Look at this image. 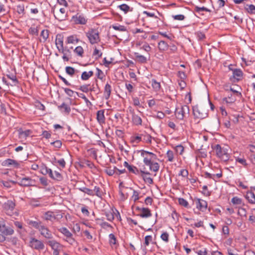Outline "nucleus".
I'll return each instance as SVG.
<instances>
[{
  "label": "nucleus",
  "mask_w": 255,
  "mask_h": 255,
  "mask_svg": "<svg viewBox=\"0 0 255 255\" xmlns=\"http://www.w3.org/2000/svg\"><path fill=\"white\" fill-rule=\"evenodd\" d=\"M141 156L143 158V163L149 167L150 170L157 172L159 169V165L157 162H154V160L157 159V156L153 153L141 150L139 151Z\"/></svg>",
  "instance_id": "nucleus-1"
},
{
  "label": "nucleus",
  "mask_w": 255,
  "mask_h": 255,
  "mask_svg": "<svg viewBox=\"0 0 255 255\" xmlns=\"http://www.w3.org/2000/svg\"><path fill=\"white\" fill-rule=\"evenodd\" d=\"M212 148L215 151L216 156L222 161L226 162L229 160L230 155L227 148L222 147L219 144L212 146Z\"/></svg>",
  "instance_id": "nucleus-2"
},
{
  "label": "nucleus",
  "mask_w": 255,
  "mask_h": 255,
  "mask_svg": "<svg viewBox=\"0 0 255 255\" xmlns=\"http://www.w3.org/2000/svg\"><path fill=\"white\" fill-rule=\"evenodd\" d=\"M86 36L91 44L98 43L100 41L99 33L96 29H90L86 32Z\"/></svg>",
  "instance_id": "nucleus-3"
},
{
  "label": "nucleus",
  "mask_w": 255,
  "mask_h": 255,
  "mask_svg": "<svg viewBox=\"0 0 255 255\" xmlns=\"http://www.w3.org/2000/svg\"><path fill=\"white\" fill-rule=\"evenodd\" d=\"M189 107L188 106H181L180 108H177L175 111V115L177 119L183 120L186 115L189 114Z\"/></svg>",
  "instance_id": "nucleus-4"
},
{
  "label": "nucleus",
  "mask_w": 255,
  "mask_h": 255,
  "mask_svg": "<svg viewBox=\"0 0 255 255\" xmlns=\"http://www.w3.org/2000/svg\"><path fill=\"white\" fill-rule=\"evenodd\" d=\"M193 113L195 118H196L203 119L208 116V113L207 111L201 107H193Z\"/></svg>",
  "instance_id": "nucleus-5"
},
{
  "label": "nucleus",
  "mask_w": 255,
  "mask_h": 255,
  "mask_svg": "<svg viewBox=\"0 0 255 255\" xmlns=\"http://www.w3.org/2000/svg\"><path fill=\"white\" fill-rule=\"evenodd\" d=\"M15 207L14 201L7 200L2 204V208L9 215H11Z\"/></svg>",
  "instance_id": "nucleus-6"
},
{
  "label": "nucleus",
  "mask_w": 255,
  "mask_h": 255,
  "mask_svg": "<svg viewBox=\"0 0 255 255\" xmlns=\"http://www.w3.org/2000/svg\"><path fill=\"white\" fill-rule=\"evenodd\" d=\"M29 246L36 250H42L44 248L43 242L34 238H31L29 241Z\"/></svg>",
  "instance_id": "nucleus-7"
},
{
  "label": "nucleus",
  "mask_w": 255,
  "mask_h": 255,
  "mask_svg": "<svg viewBox=\"0 0 255 255\" xmlns=\"http://www.w3.org/2000/svg\"><path fill=\"white\" fill-rule=\"evenodd\" d=\"M243 73L240 69H235L233 70V75L230 78V80L232 83L238 82L241 80L243 77Z\"/></svg>",
  "instance_id": "nucleus-8"
},
{
  "label": "nucleus",
  "mask_w": 255,
  "mask_h": 255,
  "mask_svg": "<svg viewBox=\"0 0 255 255\" xmlns=\"http://www.w3.org/2000/svg\"><path fill=\"white\" fill-rule=\"evenodd\" d=\"M35 181L29 177H24L20 179L18 184L21 186L28 187L34 186Z\"/></svg>",
  "instance_id": "nucleus-9"
},
{
  "label": "nucleus",
  "mask_w": 255,
  "mask_h": 255,
  "mask_svg": "<svg viewBox=\"0 0 255 255\" xmlns=\"http://www.w3.org/2000/svg\"><path fill=\"white\" fill-rule=\"evenodd\" d=\"M0 232L4 236H10L14 233V231L11 227H7L3 222H0Z\"/></svg>",
  "instance_id": "nucleus-10"
},
{
  "label": "nucleus",
  "mask_w": 255,
  "mask_h": 255,
  "mask_svg": "<svg viewBox=\"0 0 255 255\" xmlns=\"http://www.w3.org/2000/svg\"><path fill=\"white\" fill-rule=\"evenodd\" d=\"M136 210L140 212V213L137 215V216H139L142 218H147L152 216V214L150 212V210L148 208H140L136 207Z\"/></svg>",
  "instance_id": "nucleus-11"
},
{
  "label": "nucleus",
  "mask_w": 255,
  "mask_h": 255,
  "mask_svg": "<svg viewBox=\"0 0 255 255\" xmlns=\"http://www.w3.org/2000/svg\"><path fill=\"white\" fill-rule=\"evenodd\" d=\"M55 44L60 52L64 53L63 37L60 34H57L56 37Z\"/></svg>",
  "instance_id": "nucleus-12"
},
{
  "label": "nucleus",
  "mask_w": 255,
  "mask_h": 255,
  "mask_svg": "<svg viewBox=\"0 0 255 255\" xmlns=\"http://www.w3.org/2000/svg\"><path fill=\"white\" fill-rule=\"evenodd\" d=\"M72 20L75 24H85L87 20L85 18L84 15L77 13L76 15L72 16Z\"/></svg>",
  "instance_id": "nucleus-13"
},
{
  "label": "nucleus",
  "mask_w": 255,
  "mask_h": 255,
  "mask_svg": "<svg viewBox=\"0 0 255 255\" xmlns=\"http://www.w3.org/2000/svg\"><path fill=\"white\" fill-rule=\"evenodd\" d=\"M39 231L40 232L41 235L46 239H51L53 238L52 233L48 228L43 225L40 228Z\"/></svg>",
  "instance_id": "nucleus-14"
},
{
  "label": "nucleus",
  "mask_w": 255,
  "mask_h": 255,
  "mask_svg": "<svg viewBox=\"0 0 255 255\" xmlns=\"http://www.w3.org/2000/svg\"><path fill=\"white\" fill-rule=\"evenodd\" d=\"M195 201L197 209L202 212L206 210L207 208V202L206 201L199 198H197Z\"/></svg>",
  "instance_id": "nucleus-15"
},
{
  "label": "nucleus",
  "mask_w": 255,
  "mask_h": 255,
  "mask_svg": "<svg viewBox=\"0 0 255 255\" xmlns=\"http://www.w3.org/2000/svg\"><path fill=\"white\" fill-rule=\"evenodd\" d=\"M56 19L59 21H62L66 19V14L65 13V9L64 8H61L58 11H57L56 13L54 14Z\"/></svg>",
  "instance_id": "nucleus-16"
},
{
  "label": "nucleus",
  "mask_w": 255,
  "mask_h": 255,
  "mask_svg": "<svg viewBox=\"0 0 255 255\" xmlns=\"http://www.w3.org/2000/svg\"><path fill=\"white\" fill-rule=\"evenodd\" d=\"M145 167L143 168V169L140 170V171L138 170V169L133 166L131 165L130 166H129L128 170L129 172L134 173L135 174H138L139 172L141 173L142 174H147L149 175L150 174V173L147 171H145L144 170Z\"/></svg>",
  "instance_id": "nucleus-17"
},
{
  "label": "nucleus",
  "mask_w": 255,
  "mask_h": 255,
  "mask_svg": "<svg viewBox=\"0 0 255 255\" xmlns=\"http://www.w3.org/2000/svg\"><path fill=\"white\" fill-rule=\"evenodd\" d=\"M2 165L7 167L13 166L14 167H18L19 163L13 159L8 158L3 161Z\"/></svg>",
  "instance_id": "nucleus-18"
},
{
  "label": "nucleus",
  "mask_w": 255,
  "mask_h": 255,
  "mask_svg": "<svg viewBox=\"0 0 255 255\" xmlns=\"http://www.w3.org/2000/svg\"><path fill=\"white\" fill-rule=\"evenodd\" d=\"M97 120L100 124H103L105 122V117L104 115V111L100 110L97 113Z\"/></svg>",
  "instance_id": "nucleus-19"
},
{
  "label": "nucleus",
  "mask_w": 255,
  "mask_h": 255,
  "mask_svg": "<svg viewBox=\"0 0 255 255\" xmlns=\"http://www.w3.org/2000/svg\"><path fill=\"white\" fill-rule=\"evenodd\" d=\"M48 244L50 246L53 250H60L61 248V245L55 240L49 241Z\"/></svg>",
  "instance_id": "nucleus-20"
},
{
  "label": "nucleus",
  "mask_w": 255,
  "mask_h": 255,
  "mask_svg": "<svg viewBox=\"0 0 255 255\" xmlns=\"http://www.w3.org/2000/svg\"><path fill=\"white\" fill-rule=\"evenodd\" d=\"M134 56L136 61L139 63H145L147 62V58L143 55H142L137 52L134 53Z\"/></svg>",
  "instance_id": "nucleus-21"
},
{
  "label": "nucleus",
  "mask_w": 255,
  "mask_h": 255,
  "mask_svg": "<svg viewBox=\"0 0 255 255\" xmlns=\"http://www.w3.org/2000/svg\"><path fill=\"white\" fill-rule=\"evenodd\" d=\"M246 198L251 204H255V195L252 191L247 192Z\"/></svg>",
  "instance_id": "nucleus-22"
},
{
  "label": "nucleus",
  "mask_w": 255,
  "mask_h": 255,
  "mask_svg": "<svg viewBox=\"0 0 255 255\" xmlns=\"http://www.w3.org/2000/svg\"><path fill=\"white\" fill-rule=\"evenodd\" d=\"M132 123L135 126H141L142 125L141 118L137 115H133L131 117Z\"/></svg>",
  "instance_id": "nucleus-23"
},
{
  "label": "nucleus",
  "mask_w": 255,
  "mask_h": 255,
  "mask_svg": "<svg viewBox=\"0 0 255 255\" xmlns=\"http://www.w3.org/2000/svg\"><path fill=\"white\" fill-rule=\"evenodd\" d=\"M58 109L60 110H62V109H63V112H64L65 114L68 115L70 111H71V108L69 106H68L67 104H65V103H62L61 105L58 106Z\"/></svg>",
  "instance_id": "nucleus-24"
},
{
  "label": "nucleus",
  "mask_w": 255,
  "mask_h": 255,
  "mask_svg": "<svg viewBox=\"0 0 255 255\" xmlns=\"http://www.w3.org/2000/svg\"><path fill=\"white\" fill-rule=\"evenodd\" d=\"M158 47L160 51H164L168 49V44L163 40H161L158 42Z\"/></svg>",
  "instance_id": "nucleus-25"
},
{
  "label": "nucleus",
  "mask_w": 255,
  "mask_h": 255,
  "mask_svg": "<svg viewBox=\"0 0 255 255\" xmlns=\"http://www.w3.org/2000/svg\"><path fill=\"white\" fill-rule=\"evenodd\" d=\"M111 89H112V88H111V85L107 83L105 85V89H104V94H105V98L106 100H108L111 95Z\"/></svg>",
  "instance_id": "nucleus-26"
},
{
  "label": "nucleus",
  "mask_w": 255,
  "mask_h": 255,
  "mask_svg": "<svg viewBox=\"0 0 255 255\" xmlns=\"http://www.w3.org/2000/svg\"><path fill=\"white\" fill-rule=\"evenodd\" d=\"M28 224L29 225L32 226L33 227L35 228L38 230L42 227L43 224L41 221H29L28 222Z\"/></svg>",
  "instance_id": "nucleus-27"
},
{
  "label": "nucleus",
  "mask_w": 255,
  "mask_h": 255,
  "mask_svg": "<svg viewBox=\"0 0 255 255\" xmlns=\"http://www.w3.org/2000/svg\"><path fill=\"white\" fill-rule=\"evenodd\" d=\"M93 75L94 73L92 71H90L88 72L84 71L81 75V79L83 80H87L89 79V78L93 76Z\"/></svg>",
  "instance_id": "nucleus-28"
},
{
  "label": "nucleus",
  "mask_w": 255,
  "mask_h": 255,
  "mask_svg": "<svg viewBox=\"0 0 255 255\" xmlns=\"http://www.w3.org/2000/svg\"><path fill=\"white\" fill-rule=\"evenodd\" d=\"M58 230L67 238H71L72 237V233L65 227H62L58 229Z\"/></svg>",
  "instance_id": "nucleus-29"
},
{
  "label": "nucleus",
  "mask_w": 255,
  "mask_h": 255,
  "mask_svg": "<svg viewBox=\"0 0 255 255\" xmlns=\"http://www.w3.org/2000/svg\"><path fill=\"white\" fill-rule=\"evenodd\" d=\"M151 86L153 90L156 92L159 91L161 88L160 83L153 79L151 80Z\"/></svg>",
  "instance_id": "nucleus-30"
},
{
  "label": "nucleus",
  "mask_w": 255,
  "mask_h": 255,
  "mask_svg": "<svg viewBox=\"0 0 255 255\" xmlns=\"http://www.w3.org/2000/svg\"><path fill=\"white\" fill-rule=\"evenodd\" d=\"M43 219L46 221L52 220L53 219H55V217L52 212L48 211L44 213Z\"/></svg>",
  "instance_id": "nucleus-31"
},
{
  "label": "nucleus",
  "mask_w": 255,
  "mask_h": 255,
  "mask_svg": "<svg viewBox=\"0 0 255 255\" xmlns=\"http://www.w3.org/2000/svg\"><path fill=\"white\" fill-rule=\"evenodd\" d=\"M32 133V131L29 129H27L24 131L19 130V134L21 137L26 138Z\"/></svg>",
  "instance_id": "nucleus-32"
},
{
  "label": "nucleus",
  "mask_w": 255,
  "mask_h": 255,
  "mask_svg": "<svg viewBox=\"0 0 255 255\" xmlns=\"http://www.w3.org/2000/svg\"><path fill=\"white\" fill-rule=\"evenodd\" d=\"M79 40L74 35H71L67 38V43H75L78 42Z\"/></svg>",
  "instance_id": "nucleus-33"
},
{
  "label": "nucleus",
  "mask_w": 255,
  "mask_h": 255,
  "mask_svg": "<svg viewBox=\"0 0 255 255\" xmlns=\"http://www.w3.org/2000/svg\"><path fill=\"white\" fill-rule=\"evenodd\" d=\"M93 191V192H95V194H94L96 195L97 196H98L99 198H102V196L104 195V193L101 190L100 187L98 186H95Z\"/></svg>",
  "instance_id": "nucleus-34"
},
{
  "label": "nucleus",
  "mask_w": 255,
  "mask_h": 255,
  "mask_svg": "<svg viewBox=\"0 0 255 255\" xmlns=\"http://www.w3.org/2000/svg\"><path fill=\"white\" fill-rule=\"evenodd\" d=\"M40 36L43 38V42H45L49 36V31L47 29H43L41 31Z\"/></svg>",
  "instance_id": "nucleus-35"
},
{
  "label": "nucleus",
  "mask_w": 255,
  "mask_h": 255,
  "mask_svg": "<svg viewBox=\"0 0 255 255\" xmlns=\"http://www.w3.org/2000/svg\"><path fill=\"white\" fill-rule=\"evenodd\" d=\"M79 189L81 191H82L85 193H86L89 195H90V196L95 195L93 191L90 189H89V188H87L86 187H82V188H80Z\"/></svg>",
  "instance_id": "nucleus-36"
},
{
  "label": "nucleus",
  "mask_w": 255,
  "mask_h": 255,
  "mask_svg": "<svg viewBox=\"0 0 255 255\" xmlns=\"http://www.w3.org/2000/svg\"><path fill=\"white\" fill-rule=\"evenodd\" d=\"M235 160L236 162L240 163L245 167H247L248 165V164L247 163L246 160L244 158H240L237 157H235Z\"/></svg>",
  "instance_id": "nucleus-37"
},
{
  "label": "nucleus",
  "mask_w": 255,
  "mask_h": 255,
  "mask_svg": "<svg viewBox=\"0 0 255 255\" xmlns=\"http://www.w3.org/2000/svg\"><path fill=\"white\" fill-rule=\"evenodd\" d=\"M65 71L66 73L71 76H73L76 72L75 69L70 66H67L65 68Z\"/></svg>",
  "instance_id": "nucleus-38"
},
{
  "label": "nucleus",
  "mask_w": 255,
  "mask_h": 255,
  "mask_svg": "<svg viewBox=\"0 0 255 255\" xmlns=\"http://www.w3.org/2000/svg\"><path fill=\"white\" fill-rule=\"evenodd\" d=\"M246 9L248 12L251 14L255 13V6L253 4L247 5Z\"/></svg>",
  "instance_id": "nucleus-39"
},
{
  "label": "nucleus",
  "mask_w": 255,
  "mask_h": 255,
  "mask_svg": "<svg viewBox=\"0 0 255 255\" xmlns=\"http://www.w3.org/2000/svg\"><path fill=\"white\" fill-rule=\"evenodd\" d=\"M120 9L125 12V13H127L128 11H130V7L127 5V4H122L118 6Z\"/></svg>",
  "instance_id": "nucleus-40"
},
{
  "label": "nucleus",
  "mask_w": 255,
  "mask_h": 255,
  "mask_svg": "<svg viewBox=\"0 0 255 255\" xmlns=\"http://www.w3.org/2000/svg\"><path fill=\"white\" fill-rule=\"evenodd\" d=\"M74 52L76 53L78 56L82 57L84 53V50L81 46H77L74 49Z\"/></svg>",
  "instance_id": "nucleus-41"
},
{
  "label": "nucleus",
  "mask_w": 255,
  "mask_h": 255,
  "mask_svg": "<svg viewBox=\"0 0 255 255\" xmlns=\"http://www.w3.org/2000/svg\"><path fill=\"white\" fill-rule=\"evenodd\" d=\"M105 171L109 176H112L116 173L115 167L113 168H112L111 167H108L105 169Z\"/></svg>",
  "instance_id": "nucleus-42"
},
{
  "label": "nucleus",
  "mask_w": 255,
  "mask_h": 255,
  "mask_svg": "<svg viewBox=\"0 0 255 255\" xmlns=\"http://www.w3.org/2000/svg\"><path fill=\"white\" fill-rule=\"evenodd\" d=\"M64 92L66 93V94H67L70 97H74V94L78 95V93L74 92L70 89L64 88Z\"/></svg>",
  "instance_id": "nucleus-43"
},
{
  "label": "nucleus",
  "mask_w": 255,
  "mask_h": 255,
  "mask_svg": "<svg viewBox=\"0 0 255 255\" xmlns=\"http://www.w3.org/2000/svg\"><path fill=\"white\" fill-rule=\"evenodd\" d=\"M17 12L21 14L24 13V5L23 4H19L16 6Z\"/></svg>",
  "instance_id": "nucleus-44"
},
{
  "label": "nucleus",
  "mask_w": 255,
  "mask_h": 255,
  "mask_svg": "<svg viewBox=\"0 0 255 255\" xmlns=\"http://www.w3.org/2000/svg\"><path fill=\"white\" fill-rule=\"evenodd\" d=\"M62 141L60 140H56L54 141L50 142V144L52 145L56 148H60L62 146Z\"/></svg>",
  "instance_id": "nucleus-45"
},
{
  "label": "nucleus",
  "mask_w": 255,
  "mask_h": 255,
  "mask_svg": "<svg viewBox=\"0 0 255 255\" xmlns=\"http://www.w3.org/2000/svg\"><path fill=\"white\" fill-rule=\"evenodd\" d=\"M113 28H114L116 30H118L120 31H126L127 28L124 25H113Z\"/></svg>",
  "instance_id": "nucleus-46"
},
{
  "label": "nucleus",
  "mask_w": 255,
  "mask_h": 255,
  "mask_svg": "<svg viewBox=\"0 0 255 255\" xmlns=\"http://www.w3.org/2000/svg\"><path fill=\"white\" fill-rule=\"evenodd\" d=\"M109 242L111 245L116 244L117 239L113 234H110L109 235Z\"/></svg>",
  "instance_id": "nucleus-47"
},
{
  "label": "nucleus",
  "mask_w": 255,
  "mask_h": 255,
  "mask_svg": "<svg viewBox=\"0 0 255 255\" xmlns=\"http://www.w3.org/2000/svg\"><path fill=\"white\" fill-rule=\"evenodd\" d=\"M195 10L197 12H200L201 11H207V12H210V10L208 8L203 6V7H199L198 6H195Z\"/></svg>",
  "instance_id": "nucleus-48"
},
{
  "label": "nucleus",
  "mask_w": 255,
  "mask_h": 255,
  "mask_svg": "<svg viewBox=\"0 0 255 255\" xmlns=\"http://www.w3.org/2000/svg\"><path fill=\"white\" fill-rule=\"evenodd\" d=\"M231 201L235 205H241L242 203V199L238 197H233Z\"/></svg>",
  "instance_id": "nucleus-49"
},
{
  "label": "nucleus",
  "mask_w": 255,
  "mask_h": 255,
  "mask_svg": "<svg viewBox=\"0 0 255 255\" xmlns=\"http://www.w3.org/2000/svg\"><path fill=\"white\" fill-rule=\"evenodd\" d=\"M54 174V180H56L57 181H61L63 179L62 175L58 171H55Z\"/></svg>",
  "instance_id": "nucleus-50"
},
{
  "label": "nucleus",
  "mask_w": 255,
  "mask_h": 255,
  "mask_svg": "<svg viewBox=\"0 0 255 255\" xmlns=\"http://www.w3.org/2000/svg\"><path fill=\"white\" fill-rule=\"evenodd\" d=\"M166 156L168 158V161L170 162L173 161L174 159V154L172 151L170 150H168L166 153Z\"/></svg>",
  "instance_id": "nucleus-51"
},
{
  "label": "nucleus",
  "mask_w": 255,
  "mask_h": 255,
  "mask_svg": "<svg viewBox=\"0 0 255 255\" xmlns=\"http://www.w3.org/2000/svg\"><path fill=\"white\" fill-rule=\"evenodd\" d=\"M53 162H57L62 168H64L65 167L66 162L63 158L57 160L56 158H54L53 159Z\"/></svg>",
  "instance_id": "nucleus-52"
},
{
  "label": "nucleus",
  "mask_w": 255,
  "mask_h": 255,
  "mask_svg": "<svg viewBox=\"0 0 255 255\" xmlns=\"http://www.w3.org/2000/svg\"><path fill=\"white\" fill-rule=\"evenodd\" d=\"M178 203L179 205L187 207L188 206V202L182 198H178Z\"/></svg>",
  "instance_id": "nucleus-53"
},
{
  "label": "nucleus",
  "mask_w": 255,
  "mask_h": 255,
  "mask_svg": "<svg viewBox=\"0 0 255 255\" xmlns=\"http://www.w3.org/2000/svg\"><path fill=\"white\" fill-rule=\"evenodd\" d=\"M195 34L199 40H202L205 38V35L202 32L198 31L195 33Z\"/></svg>",
  "instance_id": "nucleus-54"
},
{
  "label": "nucleus",
  "mask_w": 255,
  "mask_h": 255,
  "mask_svg": "<svg viewBox=\"0 0 255 255\" xmlns=\"http://www.w3.org/2000/svg\"><path fill=\"white\" fill-rule=\"evenodd\" d=\"M160 238L163 241L166 243L169 241V234L167 232L163 233L161 235Z\"/></svg>",
  "instance_id": "nucleus-55"
},
{
  "label": "nucleus",
  "mask_w": 255,
  "mask_h": 255,
  "mask_svg": "<svg viewBox=\"0 0 255 255\" xmlns=\"http://www.w3.org/2000/svg\"><path fill=\"white\" fill-rule=\"evenodd\" d=\"M93 55L96 56V59H98L102 56V53L100 52V51L98 49L95 48L94 50Z\"/></svg>",
  "instance_id": "nucleus-56"
},
{
  "label": "nucleus",
  "mask_w": 255,
  "mask_h": 255,
  "mask_svg": "<svg viewBox=\"0 0 255 255\" xmlns=\"http://www.w3.org/2000/svg\"><path fill=\"white\" fill-rule=\"evenodd\" d=\"M50 168H48L45 165L41 167V172L43 175H46L48 173Z\"/></svg>",
  "instance_id": "nucleus-57"
},
{
  "label": "nucleus",
  "mask_w": 255,
  "mask_h": 255,
  "mask_svg": "<svg viewBox=\"0 0 255 255\" xmlns=\"http://www.w3.org/2000/svg\"><path fill=\"white\" fill-rule=\"evenodd\" d=\"M90 85H84L80 86L79 90L83 92L87 93L90 91L89 88Z\"/></svg>",
  "instance_id": "nucleus-58"
},
{
  "label": "nucleus",
  "mask_w": 255,
  "mask_h": 255,
  "mask_svg": "<svg viewBox=\"0 0 255 255\" xmlns=\"http://www.w3.org/2000/svg\"><path fill=\"white\" fill-rule=\"evenodd\" d=\"M184 147L182 145H178L175 147L176 151L179 154H182L184 151Z\"/></svg>",
  "instance_id": "nucleus-59"
},
{
  "label": "nucleus",
  "mask_w": 255,
  "mask_h": 255,
  "mask_svg": "<svg viewBox=\"0 0 255 255\" xmlns=\"http://www.w3.org/2000/svg\"><path fill=\"white\" fill-rule=\"evenodd\" d=\"M246 210L243 208H239L238 212V215L242 217L246 216Z\"/></svg>",
  "instance_id": "nucleus-60"
},
{
  "label": "nucleus",
  "mask_w": 255,
  "mask_h": 255,
  "mask_svg": "<svg viewBox=\"0 0 255 255\" xmlns=\"http://www.w3.org/2000/svg\"><path fill=\"white\" fill-rule=\"evenodd\" d=\"M96 70L97 71V73L96 74L97 78L100 80H102L104 77L103 72L98 68H97Z\"/></svg>",
  "instance_id": "nucleus-61"
},
{
  "label": "nucleus",
  "mask_w": 255,
  "mask_h": 255,
  "mask_svg": "<svg viewBox=\"0 0 255 255\" xmlns=\"http://www.w3.org/2000/svg\"><path fill=\"white\" fill-rule=\"evenodd\" d=\"M152 240V236H150V235H148V236H146L145 237V240H144V245L145 246H148L149 244V243L150 242H151Z\"/></svg>",
  "instance_id": "nucleus-62"
},
{
  "label": "nucleus",
  "mask_w": 255,
  "mask_h": 255,
  "mask_svg": "<svg viewBox=\"0 0 255 255\" xmlns=\"http://www.w3.org/2000/svg\"><path fill=\"white\" fill-rule=\"evenodd\" d=\"M29 31L30 34L32 35H38V30L37 28L31 27L29 29Z\"/></svg>",
  "instance_id": "nucleus-63"
},
{
  "label": "nucleus",
  "mask_w": 255,
  "mask_h": 255,
  "mask_svg": "<svg viewBox=\"0 0 255 255\" xmlns=\"http://www.w3.org/2000/svg\"><path fill=\"white\" fill-rule=\"evenodd\" d=\"M106 216L107 220H109V221H112L114 219V215L111 212H106Z\"/></svg>",
  "instance_id": "nucleus-64"
}]
</instances>
